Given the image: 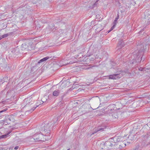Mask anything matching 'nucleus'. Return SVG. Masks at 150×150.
I'll return each mask as SVG.
<instances>
[{
  "label": "nucleus",
  "instance_id": "obj_1",
  "mask_svg": "<svg viewBox=\"0 0 150 150\" xmlns=\"http://www.w3.org/2000/svg\"><path fill=\"white\" fill-rule=\"evenodd\" d=\"M57 118H54V120L51 122H50V123H48L47 124H45V127L46 129V131H47L48 132V131H50V127L51 126H52V125L53 124V122L54 123V124L55 123V122L56 123V122H54V121H57Z\"/></svg>",
  "mask_w": 150,
  "mask_h": 150
},
{
  "label": "nucleus",
  "instance_id": "obj_2",
  "mask_svg": "<svg viewBox=\"0 0 150 150\" xmlns=\"http://www.w3.org/2000/svg\"><path fill=\"white\" fill-rule=\"evenodd\" d=\"M57 118H54V120L51 122H50V123H48L47 124H45V127L46 129V131H47L48 132V131H50V127L51 126H52V125L53 124V122L54 123V124L55 123V122L56 123V122H54V121H57Z\"/></svg>",
  "mask_w": 150,
  "mask_h": 150
},
{
  "label": "nucleus",
  "instance_id": "obj_3",
  "mask_svg": "<svg viewBox=\"0 0 150 150\" xmlns=\"http://www.w3.org/2000/svg\"><path fill=\"white\" fill-rule=\"evenodd\" d=\"M64 94L62 89H59L54 91L53 92V96L55 97H57L60 94Z\"/></svg>",
  "mask_w": 150,
  "mask_h": 150
},
{
  "label": "nucleus",
  "instance_id": "obj_4",
  "mask_svg": "<svg viewBox=\"0 0 150 150\" xmlns=\"http://www.w3.org/2000/svg\"><path fill=\"white\" fill-rule=\"evenodd\" d=\"M31 101L32 100L30 98H25L23 101V103H22V106H23V108L29 105Z\"/></svg>",
  "mask_w": 150,
  "mask_h": 150
},
{
  "label": "nucleus",
  "instance_id": "obj_5",
  "mask_svg": "<svg viewBox=\"0 0 150 150\" xmlns=\"http://www.w3.org/2000/svg\"><path fill=\"white\" fill-rule=\"evenodd\" d=\"M121 72V73L110 75L109 76V78L112 79H117L120 78L122 76V72Z\"/></svg>",
  "mask_w": 150,
  "mask_h": 150
},
{
  "label": "nucleus",
  "instance_id": "obj_6",
  "mask_svg": "<svg viewBox=\"0 0 150 150\" xmlns=\"http://www.w3.org/2000/svg\"><path fill=\"white\" fill-rule=\"evenodd\" d=\"M107 142H104V141H98L96 144L98 145L100 144V147L102 149H105V150H107V148H106L107 146H106V143Z\"/></svg>",
  "mask_w": 150,
  "mask_h": 150
},
{
  "label": "nucleus",
  "instance_id": "obj_7",
  "mask_svg": "<svg viewBox=\"0 0 150 150\" xmlns=\"http://www.w3.org/2000/svg\"><path fill=\"white\" fill-rule=\"evenodd\" d=\"M106 142H107L106 143V146H107V149H110L111 148L113 147V144L110 142V141H106Z\"/></svg>",
  "mask_w": 150,
  "mask_h": 150
},
{
  "label": "nucleus",
  "instance_id": "obj_8",
  "mask_svg": "<svg viewBox=\"0 0 150 150\" xmlns=\"http://www.w3.org/2000/svg\"><path fill=\"white\" fill-rule=\"evenodd\" d=\"M22 50H30L31 49L29 48V47H28L26 43H24L21 45Z\"/></svg>",
  "mask_w": 150,
  "mask_h": 150
},
{
  "label": "nucleus",
  "instance_id": "obj_9",
  "mask_svg": "<svg viewBox=\"0 0 150 150\" xmlns=\"http://www.w3.org/2000/svg\"><path fill=\"white\" fill-rule=\"evenodd\" d=\"M145 21H147L149 24L150 23V14H147L145 15L144 17Z\"/></svg>",
  "mask_w": 150,
  "mask_h": 150
},
{
  "label": "nucleus",
  "instance_id": "obj_10",
  "mask_svg": "<svg viewBox=\"0 0 150 150\" xmlns=\"http://www.w3.org/2000/svg\"><path fill=\"white\" fill-rule=\"evenodd\" d=\"M142 52V51H141V50L139 51L138 52V54L137 55V57L136 58V59H137V60L138 62L140 61L141 60H142V57H141V60L140 61H139V59H139L140 57V55L141 54Z\"/></svg>",
  "mask_w": 150,
  "mask_h": 150
},
{
  "label": "nucleus",
  "instance_id": "obj_11",
  "mask_svg": "<svg viewBox=\"0 0 150 150\" xmlns=\"http://www.w3.org/2000/svg\"><path fill=\"white\" fill-rule=\"evenodd\" d=\"M39 129L40 131V133H41V132H47V131H46V129L45 127L44 124L42 125L40 128H39Z\"/></svg>",
  "mask_w": 150,
  "mask_h": 150
},
{
  "label": "nucleus",
  "instance_id": "obj_12",
  "mask_svg": "<svg viewBox=\"0 0 150 150\" xmlns=\"http://www.w3.org/2000/svg\"><path fill=\"white\" fill-rule=\"evenodd\" d=\"M11 132H9L5 134L0 136V139H5L9 136V134L11 133Z\"/></svg>",
  "mask_w": 150,
  "mask_h": 150
},
{
  "label": "nucleus",
  "instance_id": "obj_13",
  "mask_svg": "<svg viewBox=\"0 0 150 150\" xmlns=\"http://www.w3.org/2000/svg\"><path fill=\"white\" fill-rule=\"evenodd\" d=\"M47 133H46L45 135V139L46 141H48V140H50V139L53 140V139H51V137H47V135H48L49 134H50V133L48 132H47Z\"/></svg>",
  "mask_w": 150,
  "mask_h": 150
},
{
  "label": "nucleus",
  "instance_id": "obj_14",
  "mask_svg": "<svg viewBox=\"0 0 150 150\" xmlns=\"http://www.w3.org/2000/svg\"><path fill=\"white\" fill-rule=\"evenodd\" d=\"M13 53L15 54H17L19 53V49L18 48L16 47L13 49V50L12 51Z\"/></svg>",
  "mask_w": 150,
  "mask_h": 150
},
{
  "label": "nucleus",
  "instance_id": "obj_15",
  "mask_svg": "<svg viewBox=\"0 0 150 150\" xmlns=\"http://www.w3.org/2000/svg\"><path fill=\"white\" fill-rule=\"evenodd\" d=\"M106 128V127H103L101 128H99L98 127V129L96 131L94 132L93 133L91 134V135L93 134H94L96 133L97 132H98L99 131H101V130L103 131V130L104 129H105Z\"/></svg>",
  "mask_w": 150,
  "mask_h": 150
},
{
  "label": "nucleus",
  "instance_id": "obj_16",
  "mask_svg": "<svg viewBox=\"0 0 150 150\" xmlns=\"http://www.w3.org/2000/svg\"><path fill=\"white\" fill-rule=\"evenodd\" d=\"M49 57H44V58L41 59L38 62V63L39 64L40 63H41L42 62H43L44 61H45L49 59Z\"/></svg>",
  "mask_w": 150,
  "mask_h": 150
},
{
  "label": "nucleus",
  "instance_id": "obj_17",
  "mask_svg": "<svg viewBox=\"0 0 150 150\" xmlns=\"http://www.w3.org/2000/svg\"><path fill=\"white\" fill-rule=\"evenodd\" d=\"M38 135H35L33 137V138H31V141H33V140H39V137H38Z\"/></svg>",
  "mask_w": 150,
  "mask_h": 150
},
{
  "label": "nucleus",
  "instance_id": "obj_18",
  "mask_svg": "<svg viewBox=\"0 0 150 150\" xmlns=\"http://www.w3.org/2000/svg\"><path fill=\"white\" fill-rule=\"evenodd\" d=\"M119 16L118 15L117 17L115 18V20L114 21L113 26H115L117 20L119 19Z\"/></svg>",
  "mask_w": 150,
  "mask_h": 150
},
{
  "label": "nucleus",
  "instance_id": "obj_19",
  "mask_svg": "<svg viewBox=\"0 0 150 150\" xmlns=\"http://www.w3.org/2000/svg\"><path fill=\"white\" fill-rule=\"evenodd\" d=\"M8 35L9 34H6L1 36L0 37L1 38V39H2L3 38L7 37Z\"/></svg>",
  "mask_w": 150,
  "mask_h": 150
},
{
  "label": "nucleus",
  "instance_id": "obj_20",
  "mask_svg": "<svg viewBox=\"0 0 150 150\" xmlns=\"http://www.w3.org/2000/svg\"><path fill=\"white\" fill-rule=\"evenodd\" d=\"M38 105H37L36 107H33V108L30 110H29L30 112H32V111H33L36 108V107L38 106Z\"/></svg>",
  "mask_w": 150,
  "mask_h": 150
},
{
  "label": "nucleus",
  "instance_id": "obj_21",
  "mask_svg": "<svg viewBox=\"0 0 150 150\" xmlns=\"http://www.w3.org/2000/svg\"><path fill=\"white\" fill-rule=\"evenodd\" d=\"M123 42V41L121 40H119L118 45H121V44Z\"/></svg>",
  "mask_w": 150,
  "mask_h": 150
},
{
  "label": "nucleus",
  "instance_id": "obj_22",
  "mask_svg": "<svg viewBox=\"0 0 150 150\" xmlns=\"http://www.w3.org/2000/svg\"><path fill=\"white\" fill-rule=\"evenodd\" d=\"M7 110V109H4L2 110H1V111H0V113L2 112H5V111H6Z\"/></svg>",
  "mask_w": 150,
  "mask_h": 150
},
{
  "label": "nucleus",
  "instance_id": "obj_23",
  "mask_svg": "<svg viewBox=\"0 0 150 150\" xmlns=\"http://www.w3.org/2000/svg\"><path fill=\"white\" fill-rule=\"evenodd\" d=\"M139 69L140 71H143V69L142 67H140Z\"/></svg>",
  "mask_w": 150,
  "mask_h": 150
},
{
  "label": "nucleus",
  "instance_id": "obj_24",
  "mask_svg": "<svg viewBox=\"0 0 150 150\" xmlns=\"http://www.w3.org/2000/svg\"><path fill=\"white\" fill-rule=\"evenodd\" d=\"M19 148V146H16L14 148V149L15 150H17V149H18Z\"/></svg>",
  "mask_w": 150,
  "mask_h": 150
},
{
  "label": "nucleus",
  "instance_id": "obj_25",
  "mask_svg": "<svg viewBox=\"0 0 150 150\" xmlns=\"http://www.w3.org/2000/svg\"><path fill=\"white\" fill-rule=\"evenodd\" d=\"M124 43L123 42H122V43L121 44V45H120V47H123L124 46Z\"/></svg>",
  "mask_w": 150,
  "mask_h": 150
},
{
  "label": "nucleus",
  "instance_id": "obj_26",
  "mask_svg": "<svg viewBox=\"0 0 150 150\" xmlns=\"http://www.w3.org/2000/svg\"><path fill=\"white\" fill-rule=\"evenodd\" d=\"M115 26H113V25L112 27L111 28V29H110V30H113L114 28L115 27Z\"/></svg>",
  "mask_w": 150,
  "mask_h": 150
},
{
  "label": "nucleus",
  "instance_id": "obj_27",
  "mask_svg": "<svg viewBox=\"0 0 150 150\" xmlns=\"http://www.w3.org/2000/svg\"><path fill=\"white\" fill-rule=\"evenodd\" d=\"M150 133L149 132H148L147 134V136H146V137H149V135H150Z\"/></svg>",
  "mask_w": 150,
  "mask_h": 150
},
{
  "label": "nucleus",
  "instance_id": "obj_28",
  "mask_svg": "<svg viewBox=\"0 0 150 150\" xmlns=\"http://www.w3.org/2000/svg\"><path fill=\"white\" fill-rule=\"evenodd\" d=\"M90 59H91V60H93H93H94V58H91Z\"/></svg>",
  "mask_w": 150,
  "mask_h": 150
},
{
  "label": "nucleus",
  "instance_id": "obj_29",
  "mask_svg": "<svg viewBox=\"0 0 150 150\" xmlns=\"http://www.w3.org/2000/svg\"><path fill=\"white\" fill-rule=\"evenodd\" d=\"M130 143L129 142H127V145L128 144H130Z\"/></svg>",
  "mask_w": 150,
  "mask_h": 150
},
{
  "label": "nucleus",
  "instance_id": "obj_30",
  "mask_svg": "<svg viewBox=\"0 0 150 150\" xmlns=\"http://www.w3.org/2000/svg\"><path fill=\"white\" fill-rule=\"evenodd\" d=\"M0 150H6V149H1Z\"/></svg>",
  "mask_w": 150,
  "mask_h": 150
},
{
  "label": "nucleus",
  "instance_id": "obj_31",
  "mask_svg": "<svg viewBox=\"0 0 150 150\" xmlns=\"http://www.w3.org/2000/svg\"><path fill=\"white\" fill-rule=\"evenodd\" d=\"M91 68V67H88V68H87V69H90V68Z\"/></svg>",
  "mask_w": 150,
  "mask_h": 150
},
{
  "label": "nucleus",
  "instance_id": "obj_32",
  "mask_svg": "<svg viewBox=\"0 0 150 150\" xmlns=\"http://www.w3.org/2000/svg\"><path fill=\"white\" fill-rule=\"evenodd\" d=\"M114 137H112L111 138V139H113Z\"/></svg>",
  "mask_w": 150,
  "mask_h": 150
},
{
  "label": "nucleus",
  "instance_id": "obj_33",
  "mask_svg": "<svg viewBox=\"0 0 150 150\" xmlns=\"http://www.w3.org/2000/svg\"><path fill=\"white\" fill-rule=\"evenodd\" d=\"M123 145H124L125 146L126 145V144H124Z\"/></svg>",
  "mask_w": 150,
  "mask_h": 150
},
{
  "label": "nucleus",
  "instance_id": "obj_34",
  "mask_svg": "<svg viewBox=\"0 0 150 150\" xmlns=\"http://www.w3.org/2000/svg\"><path fill=\"white\" fill-rule=\"evenodd\" d=\"M111 30H109L108 32V33H109L110 32V31H111Z\"/></svg>",
  "mask_w": 150,
  "mask_h": 150
},
{
  "label": "nucleus",
  "instance_id": "obj_35",
  "mask_svg": "<svg viewBox=\"0 0 150 150\" xmlns=\"http://www.w3.org/2000/svg\"><path fill=\"white\" fill-rule=\"evenodd\" d=\"M1 37L0 36V40L1 39Z\"/></svg>",
  "mask_w": 150,
  "mask_h": 150
},
{
  "label": "nucleus",
  "instance_id": "obj_36",
  "mask_svg": "<svg viewBox=\"0 0 150 150\" xmlns=\"http://www.w3.org/2000/svg\"><path fill=\"white\" fill-rule=\"evenodd\" d=\"M38 141H42V140H41V139H40V140H39Z\"/></svg>",
  "mask_w": 150,
  "mask_h": 150
},
{
  "label": "nucleus",
  "instance_id": "obj_37",
  "mask_svg": "<svg viewBox=\"0 0 150 150\" xmlns=\"http://www.w3.org/2000/svg\"><path fill=\"white\" fill-rule=\"evenodd\" d=\"M67 150H70V149H67Z\"/></svg>",
  "mask_w": 150,
  "mask_h": 150
},
{
  "label": "nucleus",
  "instance_id": "obj_38",
  "mask_svg": "<svg viewBox=\"0 0 150 150\" xmlns=\"http://www.w3.org/2000/svg\"><path fill=\"white\" fill-rule=\"evenodd\" d=\"M69 64H71V63H70V62H69Z\"/></svg>",
  "mask_w": 150,
  "mask_h": 150
},
{
  "label": "nucleus",
  "instance_id": "obj_39",
  "mask_svg": "<svg viewBox=\"0 0 150 150\" xmlns=\"http://www.w3.org/2000/svg\"><path fill=\"white\" fill-rule=\"evenodd\" d=\"M134 150H137V149H135Z\"/></svg>",
  "mask_w": 150,
  "mask_h": 150
},
{
  "label": "nucleus",
  "instance_id": "obj_40",
  "mask_svg": "<svg viewBox=\"0 0 150 150\" xmlns=\"http://www.w3.org/2000/svg\"><path fill=\"white\" fill-rule=\"evenodd\" d=\"M147 145H148V144H147L146 145H145V146H147Z\"/></svg>",
  "mask_w": 150,
  "mask_h": 150
},
{
  "label": "nucleus",
  "instance_id": "obj_41",
  "mask_svg": "<svg viewBox=\"0 0 150 150\" xmlns=\"http://www.w3.org/2000/svg\"><path fill=\"white\" fill-rule=\"evenodd\" d=\"M101 30H99V31H101Z\"/></svg>",
  "mask_w": 150,
  "mask_h": 150
},
{
  "label": "nucleus",
  "instance_id": "obj_42",
  "mask_svg": "<svg viewBox=\"0 0 150 150\" xmlns=\"http://www.w3.org/2000/svg\"><path fill=\"white\" fill-rule=\"evenodd\" d=\"M68 63H68V62H67V64H68Z\"/></svg>",
  "mask_w": 150,
  "mask_h": 150
}]
</instances>
